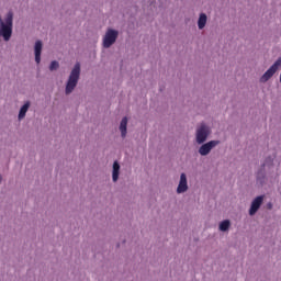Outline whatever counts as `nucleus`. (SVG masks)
I'll return each mask as SVG.
<instances>
[{
    "mask_svg": "<svg viewBox=\"0 0 281 281\" xmlns=\"http://www.w3.org/2000/svg\"><path fill=\"white\" fill-rule=\"evenodd\" d=\"M220 144L221 142L218 140H210L199 148V153L202 157H205V155H210V153H212V148H215V146H218Z\"/></svg>",
    "mask_w": 281,
    "mask_h": 281,
    "instance_id": "obj_6",
    "label": "nucleus"
},
{
    "mask_svg": "<svg viewBox=\"0 0 281 281\" xmlns=\"http://www.w3.org/2000/svg\"><path fill=\"white\" fill-rule=\"evenodd\" d=\"M30 109V102H26L21 109L19 113V120H23L25 117V114L27 113Z\"/></svg>",
    "mask_w": 281,
    "mask_h": 281,
    "instance_id": "obj_13",
    "label": "nucleus"
},
{
    "mask_svg": "<svg viewBox=\"0 0 281 281\" xmlns=\"http://www.w3.org/2000/svg\"><path fill=\"white\" fill-rule=\"evenodd\" d=\"M262 201H265V196H262V195L257 196L252 201L250 210H249L250 216H254L256 214V212H258V210H260V205H262Z\"/></svg>",
    "mask_w": 281,
    "mask_h": 281,
    "instance_id": "obj_7",
    "label": "nucleus"
},
{
    "mask_svg": "<svg viewBox=\"0 0 281 281\" xmlns=\"http://www.w3.org/2000/svg\"><path fill=\"white\" fill-rule=\"evenodd\" d=\"M128 124V119L125 116L122 119L121 121V125H120V131H121V135L122 137H126V126Z\"/></svg>",
    "mask_w": 281,
    "mask_h": 281,
    "instance_id": "obj_12",
    "label": "nucleus"
},
{
    "mask_svg": "<svg viewBox=\"0 0 281 281\" xmlns=\"http://www.w3.org/2000/svg\"><path fill=\"white\" fill-rule=\"evenodd\" d=\"M207 23V15L205 13H201L199 21H198V27L199 30H203Z\"/></svg>",
    "mask_w": 281,
    "mask_h": 281,
    "instance_id": "obj_11",
    "label": "nucleus"
},
{
    "mask_svg": "<svg viewBox=\"0 0 281 281\" xmlns=\"http://www.w3.org/2000/svg\"><path fill=\"white\" fill-rule=\"evenodd\" d=\"M112 179L114 182L120 179V164L117 161L113 164Z\"/></svg>",
    "mask_w": 281,
    "mask_h": 281,
    "instance_id": "obj_10",
    "label": "nucleus"
},
{
    "mask_svg": "<svg viewBox=\"0 0 281 281\" xmlns=\"http://www.w3.org/2000/svg\"><path fill=\"white\" fill-rule=\"evenodd\" d=\"M281 66V57L277 59V61L262 75L260 78V82H267L270 78H273L276 71L280 69Z\"/></svg>",
    "mask_w": 281,
    "mask_h": 281,
    "instance_id": "obj_5",
    "label": "nucleus"
},
{
    "mask_svg": "<svg viewBox=\"0 0 281 281\" xmlns=\"http://www.w3.org/2000/svg\"><path fill=\"white\" fill-rule=\"evenodd\" d=\"M58 67H60V65L58 64V61L54 60L50 63L49 70L56 71V69H58Z\"/></svg>",
    "mask_w": 281,
    "mask_h": 281,
    "instance_id": "obj_15",
    "label": "nucleus"
},
{
    "mask_svg": "<svg viewBox=\"0 0 281 281\" xmlns=\"http://www.w3.org/2000/svg\"><path fill=\"white\" fill-rule=\"evenodd\" d=\"M178 194H183V192H188V178L186 177V173H181L180 176V182L177 188Z\"/></svg>",
    "mask_w": 281,
    "mask_h": 281,
    "instance_id": "obj_8",
    "label": "nucleus"
},
{
    "mask_svg": "<svg viewBox=\"0 0 281 281\" xmlns=\"http://www.w3.org/2000/svg\"><path fill=\"white\" fill-rule=\"evenodd\" d=\"M119 33L113 29H109L103 37V47L109 49L117 41Z\"/></svg>",
    "mask_w": 281,
    "mask_h": 281,
    "instance_id": "obj_3",
    "label": "nucleus"
},
{
    "mask_svg": "<svg viewBox=\"0 0 281 281\" xmlns=\"http://www.w3.org/2000/svg\"><path fill=\"white\" fill-rule=\"evenodd\" d=\"M210 135V127L205 125V123H202L200 127L196 130V143L203 144L206 142L207 137Z\"/></svg>",
    "mask_w": 281,
    "mask_h": 281,
    "instance_id": "obj_4",
    "label": "nucleus"
},
{
    "mask_svg": "<svg viewBox=\"0 0 281 281\" xmlns=\"http://www.w3.org/2000/svg\"><path fill=\"white\" fill-rule=\"evenodd\" d=\"M78 80H80V63H77L70 72V76L66 85V95L72 93V91L78 86Z\"/></svg>",
    "mask_w": 281,
    "mask_h": 281,
    "instance_id": "obj_2",
    "label": "nucleus"
},
{
    "mask_svg": "<svg viewBox=\"0 0 281 281\" xmlns=\"http://www.w3.org/2000/svg\"><path fill=\"white\" fill-rule=\"evenodd\" d=\"M13 21L14 14L12 12L7 13L4 20L0 15V36H2L5 42L12 38Z\"/></svg>",
    "mask_w": 281,
    "mask_h": 281,
    "instance_id": "obj_1",
    "label": "nucleus"
},
{
    "mask_svg": "<svg viewBox=\"0 0 281 281\" xmlns=\"http://www.w3.org/2000/svg\"><path fill=\"white\" fill-rule=\"evenodd\" d=\"M43 52V42L37 41L35 43V63L41 65V54Z\"/></svg>",
    "mask_w": 281,
    "mask_h": 281,
    "instance_id": "obj_9",
    "label": "nucleus"
},
{
    "mask_svg": "<svg viewBox=\"0 0 281 281\" xmlns=\"http://www.w3.org/2000/svg\"><path fill=\"white\" fill-rule=\"evenodd\" d=\"M229 221L226 220V221H223L221 224H220V231L221 232H227V229H229Z\"/></svg>",
    "mask_w": 281,
    "mask_h": 281,
    "instance_id": "obj_14",
    "label": "nucleus"
}]
</instances>
